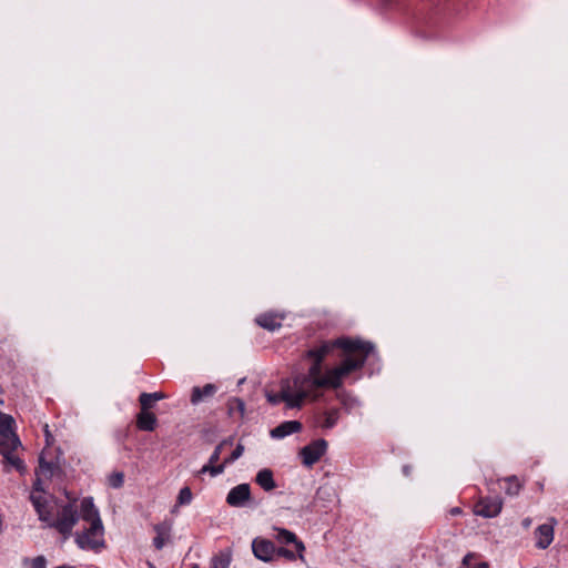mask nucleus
<instances>
[{"label":"nucleus","instance_id":"nucleus-1","mask_svg":"<svg viewBox=\"0 0 568 568\" xmlns=\"http://www.w3.org/2000/svg\"><path fill=\"white\" fill-rule=\"evenodd\" d=\"M373 351V344L361 338L322 342L306 352L305 357L311 361L306 373L282 379L280 389L266 390L265 397L272 405L284 403L288 409L301 408L305 400H317L321 389L342 387L344 378L362 369Z\"/></svg>","mask_w":568,"mask_h":568},{"label":"nucleus","instance_id":"nucleus-2","mask_svg":"<svg viewBox=\"0 0 568 568\" xmlns=\"http://www.w3.org/2000/svg\"><path fill=\"white\" fill-rule=\"evenodd\" d=\"M81 519L88 524L82 531L75 534V544L83 550L99 552L105 547L104 527L98 508L91 497L81 500Z\"/></svg>","mask_w":568,"mask_h":568},{"label":"nucleus","instance_id":"nucleus-3","mask_svg":"<svg viewBox=\"0 0 568 568\" xmlns=\"http://www.w3.org/2000/svg\"><path fill=\"white\" fill-rule=\"evenodd\" d=\"M79 518H81V515L79 516L74 505L67 504L61 507L57 517L53 516L49 528L57 529L64 538H68L71 535L72 529L78 523Z\"/></svg>","mask_w":568,"mask_h":568},{"label":"nucleus","instance_id":"nucleus-4","mask_svg":"<svg viewBox=\"0 0 568 568\" xmlns=\"http://www.w3.org/2000/svg\"><path fill=\"white\" fill-rule=\"evenodd\" d=\"M327 446V442L322 438L313 440L311 444L304 446L300 452L303 465L312 467L316 464L326 453Z\"/></svg>","mask_w":568,"mask_h":568},{"label":"nucleus","instance_id":"nucleus-5","mask_svg":"<svg viewBox=\"0 0 568 568\" xmlns=\"http://www.w3.org/2000/svg\"><path fill=\"white\" fill-rule=\"evenodd\" d=\"M30 501L38 514L40 521L45 524V527H50L53 519V506L51 499L44 494H30Z\"/></svg>","mask_w":568,"mask_h":568},{"label":"nucleus","instance_id":"nucleus-6","mask_svg":"<svg viewBox=\"0 0 568 568\" xmlns=\"http://www.w3.org/2000/svg\"><path fill=\"white\" fill-rule=\"evenodd\" d=\"M274 531H275V534L273 537L278 544L285 545V546L292 545L298 554V559L302 561H305V558H304L305 545L302 540H300L297 538V536L293 531L287 530L285 528H277V527H274Z\"/></svg>","mask_w":568,"mask_h":568},{"label":"nucleus","instance_id":"nucleus-7","mask_svg":"<svg viewBox=\"0 0 568 568\" xmlns=\"http://www.w3.org/2000/svg\"><path fill=\"white\" fill-rule=\"evenodd\" d=\"M501 508L503 501L499 497H487L475 505L474 513L484 518H494L500 514Z\"/></svg>","mask_w":568,"mask_h":568},{"label":"nucleus","instance_id":"nucleus-8","mask_svg":"<svg viewBox=\"0 0 568 568\" xmlns=\"http://www.w3.org/2000/svg\"><path fill=\"white\" fill-rule=\"evenodd\" d=\"M252 551L257 559L265 562L271 561L276 555L274 542L260 537L253 539Z\"/></svg>","mask_w":568,"mask_h":568},{"label":"nucleus","instance_id":"nucleus-9","mask_svg":"<svg viewBox=\"0 0 568 568\" xmlns=\"http://www.w3.org/2000/svg\"><path fill=\"white\" fill-rule=\"evenodd\" d=\"M244 453V446L242 444H237L235 449L231 453V455L224 460L219 464V466H203L199 470V475L209 473L212 477H216L224 473L225 467L232 463H234L236 459H239Z\"/></svg>","mask_w":568,"mask_h":568},{"label":"nucleus","instance_id":"nucleus-10","mask_svg":"<svg viewBox=\"0 0 568 568\" xmlns=\"http://www.w3.org/2000/svg\"><path fill=\"white\" fill-rule=\"evenodd\" d=\"M251 498V488L248 484H240L233 487L227 496L226 503L231 507H244Z\"/></svg>","mask_w":568,"mask_h":568},{"label":"nucleus","instance_id":"nucleus-11","mask_svg":"<svg viewBox=\"0 0 568 568\" xmlns=\"http://www.w3.org/2000/svg\"><path fill=\"white\" fill-rule=\"evenodd\" d=\"M551 524H542L535 531L536 546L539 549H546L554 540V525L556 520L550 519Z\"/></svg>","mask_w":568,"mask_h":568},{"label":"nucleus","instance_id":"nucleus-12","mask_svg":"<svg viewBox=\"0 0 568 568\" xmlns=\"http://www.w3.org/2000/svg\"><path fill=\"white\" fill-rule=\"evenodd\" d=\"M302 429V423L298 420H286L271 430V437L274 439H283L284 437L298 433Z\"/></svg>","mask_w":568,"mask_h":568},{"label":"nucleus","instance_id":"nucleus-13","mask_svg":"<svg viewBox=\"0 0 568 568\" xmlns=\"http://www.w3.org/2000/svg\"><path fill=\"white\" fill-rule=\"evenodd\" d=\"M217 387L214 384H206L203 387L194 386L192 388L190 402L197 405L215 395Z\"/></svg>","mask_w":568,"mask_h":568},{"label":"nucleus","instance_id":"nucleus-14","mask_svg":"<svg viewBox=\"0 0 568 568\" xmlns=\"http://www.w3.org/2000/svg\"><path fill=\"white\" fill-rule=\"evenodd\" d=\"M158 424L156 416L149 408H141L136 416V427L140 430L152 432Z\"/></svg>","mask_w":568,"mask_h":568},{"label":"nucleus","instance_id":"nucleus-15","mask_svg":"<svg viewBox=\"0 0 568 568\" xmlns=\"http://www.w3.org/2000/svg\"><path fill=\"white\" fill-rule=\"evenodd\" d=\"M172 525L169 523H161L154 526L156 536L153 539L154 547L160 550L170 540Z\"/></svg>","mask_w":568,"mask_h":568},{"label":"nucleus","instance_id":"nucleus-16","mask_svg":"<svg viewBox=\"0 0 568 568\" xmlns=\"http://www.w3.org/2000/svg\"><path fill=\"white\" fill-rule=\"evenodd\" d=\"M19 446L21 442L16 432L0 435V454L14 452Z\"/></svg>","mask_w":568,"mask_h":568},{"label":"nucleus","instance_id":"nucleus-17","mask_svg":"<svg viewBox=\"0 0 568 568\" xmlns=\"http://www.w3.org/2000/svg\"><path fill=\"white\" fill-rule=\"evenodd\" d=\"M282 316H278L276 314L266 313L257 316L256 323L265 329L275 331L282 326Z\"/></svg>","mask_w":568,"mask_h":568},{"label":"nucleus","instance_id":"nucleus-18","mask_svg":"<svg viewBox=\"0 0 568 568\" xmlns=\"http://www.w3.org/2000/svg\"><path fill=\"white\" fill-rule=\"evenodd\" d=\"M256 483L265 490L271 491L276 487L271 469L264 468L260 470L255 478Z\"/></svg>","mask_w":568,"mask_h":568},{"label":"nucleus","instance_id":"nucleus-19","mask_svg":"<svg viewBox=\"0 0 568 568\" xmlns=\"http://www.w3.org/2000/svg\"><path fill=\"white\" fill-rule=\"evenodd\" d=\"M339 419V410L336 408L325 410L320 417L318 425L324 429L333 428Z\"/></svg>","mask_w":568,"mask_h":568},{"label":"nucleus","instance_id":"nucleus-20","mask_svg":"<svg viewBox=\"0 0 568 568\" xmlns=\"http://www.w3.org/2000/svg\"><path fill=\"white\" fill-rule=\"evenodd\" d=\"M166 398V395L162 392L155 393H142L139 397L141 408L151 409L155 402Z\"/></svg>","mask_w":568,"mask_h":568},{"label":"nucleus","instance_id":"nucleus-21","mask_svg":"<svg viewBox=\"0 0 568 568\" xmlns=\"http://www.w3.org/2000/svg\"><path fill=\"white\" fill-rule=\"evenodd\" d=\"M232 554L229 550L220 551L211 559V568H230Z\"/></svg>","mask_w":568,"mask_h":568},{"label":"nucleus","instance_id":"nucleus-22","mask_svg":"<svg viewBox=\"0 0 568 568\" xmlns=\"http://www.w3.org/2000/svg\"><path fill=\"white\" fill-rule=\"evenodd\" d=\"M234 442L233 437H229L223 439L213 450L212 455L209 458V463L204 466H217L216 463L220 460V456L223 452V449L227 446H232Z\"/></svg>","mask_w":568,"mask_h":568},{"label":"nucleus","instance_id":"nucleus-23","mask_svg":"<svg viewBox=\"0 0 568 568\" xmlns=\"http://www.w3.org/2000/svg\"><path fill=\"white\" fill-rule=\"evenodd\" d=\"M506 486H505V493L509 496H517L521 490V483L516 476H509L504 479Z\"/></svg>","mask_w":568,"mask_h":568},{"label":"nucleus","instance_id":"nucleus-24","mask_svg":"<svg viewBox=\"0 0 568 568\" xmlns=\"http://www.w3.org/2000/svg\"><path fill=\"white\" fill-rule=\"evenodd\" d=\"M477 556L473 552L467 554L462 561L459 568H489L486 561H476Z\"/></svg>","mask_w":568,"mask_h":568},{"label":"nucleus","instance_id":"nucleus-25","mask_svg":"<svg viewBox=\"0 0 568 568\" xmlns=\"http://www.w3.org/2000/svg\"><path fill=\"white\" fill-rule=\"evenodd\" d=\"M16 422L12 416L0 412V435L13 433Z\"/></svg>","mask_w":568,"mask_h":568},{"label":"nucleus","instance_id":"nucleus-26","mask_svg":"<svg viewBox=\"0 0 568 568\" xmlns=\"http://www.w3.org/2000/svg\"><path fill=\"white\" fill-rule=\"evenodd\" d=\"M229 412L231 415L239 414L240 417H244L245 403L241 398H232L229 402Z\"/></svg>","mask_w":568,"mask_h":568},{"label":"nucleus","instance_id":"nucleus-27","mask_svg":"<svg viewBox=\"0 0 568 568\" xmlns=\"http://www.w3.org/2000/svg\"><path fill=\"white\" fill-rule=\"evenodd\" d=\"M22 565L28 568H47V559L44 556H37L34 558H23Z\"/></svg>","mask_w":568,"mask_h":568},{"label":"nucleus","instance_id":"nucleus-28","mask_svg":"<svg viewBox=\"0 0 568 568\" xmlns=\"http://www.w3.org/2000/svg\"><path fill=\"white\" fill-rule=\"evenodd\" d=\"M6 462L13 466L17 470H20L22 471L24 469V465H23V462L13 454V452H9L8 454H1Z\"/></svg>","mask_w":568,"mask_h":568},{"label":"nucleus","instance_id":"nucleus-29","mask_svg":"<svg viewBox=\"0 0 568 568\" xmlns=\"http://www.w3.org/2000/svg\"><path fill=\"white\" fill-rule=\"evenodd\" d=\"M276 555L280 557H284L285 559H287L290 561H294L298 558V554L294 547H293V549H290L286 547H280L276 549Z\"/></svg>","mask_w":568,"mask_h":568},{"label":"nucleus","instance_id":"nucleus-30","mask_svg":"<svg viewBox=\"0 0 568 568\" xmlns=\"http://www.w3.org/2000/svg\"><path fill=\"white\" fill-rule=\"evenodd\" d=\"M193 499L192 491L189 487H183L178 496V506L189 505Z\"/></svg>","mask_w":568,"mask_h":568},{"label":"nucleus","instance_id":"nucleus-31","mask_svg":"<svg viewBox=\"0 0 568 568\" xmlns=\"http://www.w3.org/2000/svg\"><path fill=\"white\" fill-rule=\"evenodd\" d=\"M109 486L113 488H120L122 487L124 483V475L121 471H115L111 474L108 478Z\"/></svg>","mask_w":568,"mask_h":568},{"label":"nucleus","instance_id":"nucleus-32","mask_svg":"<svg viewBox=\"0 0 568 568\" xmlns=\"http://www.w3.org/2000/svg\"><path fill=\"white\" fill-rule=\"evenodd\" d=\"M31 494H44L43 488H42V483L39 478L33 483V489H32Z\"/></svg>","mask_w":568,"mask_h":568},{"label":"nucleus","instance_id":"nucleus-33","mask_svg":"<svg viewBox=\"0 0 568 568\" xmlns=\"http://www.w3.org/2000/svg\"><path fill=\"white\" fill-rule=\"evenodd\" d=\"M530 525H531V519H530V518H525V519L523 520V526H524V528H526V529H527V528H529V527H530Z\"/></svg>","mask_w":568,"mask_h":568},{"label":"nucleus","instance_id":"nucleus-34","mask_svg":"<svg viewBox=\"0 0 568 568\" xmlns=\"http://www.w3.org/2000/svg\"><path fill=\"white\" fill-rule=\"evenodd\" d=\"M326 493V489L325 488H320L316 493V497L318 498L322 494H325Z\"/></svg>","mask_w":568,"mask_h":568},{"label":"nucleus","instance_id":"nucleus-35","mask_svg":"<svg viewBox=\"0 0 568 568\" xmlns=\"http://www.w3.org/2000/svg\"><path fill=\"white\" fill-rule=\"evenodd\" d=\"M460 513V509L459 508H453L452 509V514L453 515H458Z\"/></svg>","mask_w":568,"mask_h":568},{"label":"nucleus","instance_id":"nucleus-36","mask_svg":"<svg viewBox=\"0 0 568 568\" xmlns=\"http://www.w3.org/2000/svg\"><path fill=\"white\" fill-rule=\"evenodd\" d=\"M148 567L149 568H156L152 562L148 561Z\"/></svg>","mask_w":568,"mask_h":568},{"label":"nucleus","instance_id":"nucleus-37","mask_svg":"<svg viewBox=\"0 0 568 568\" xmlns=\"http://www.w3.org/2000/svg\"><path fill=\"white\" fill-rule=\"evenodd\" d=\"M58 568H73V567H70V566H59Z\"/></svg>","mask_w":568,"mask_h":568}]
</instances>
